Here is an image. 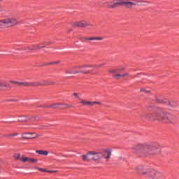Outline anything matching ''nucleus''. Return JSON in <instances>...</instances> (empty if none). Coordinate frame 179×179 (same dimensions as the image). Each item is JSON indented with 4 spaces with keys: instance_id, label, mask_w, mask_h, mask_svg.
<instances>
[{
    "instance_id": "obj_1",
    "label": "nucleus",
    "mask_w": 179,
    "mask_h": 179,
    "mask_svg": "<svg viewBox=\"0 0 179 179\" xmlns=\"http://www.w3.org/2000/svg\"><path fill=\"white\" fill-rule=\"evenodd\" d=\"M141 118L149 120L150 121H160L164 124H176L177 122V117L176 115L164 111L161 108H157L155 113L141 115Z\"/></svg>"
},
{
    "instance_id": "obj_2",
    "label": "nucleus",
    "mask_w": 179,
    "mask_h": 179,
    "mask_svg": "<svg viewBox=\"0 0 179 179\" xmlns=\"http://www.w3.org/2000/svg\"><path fill=\"white\" fill-rule=\"evenodd\" d=\"M133 152L140 157H152V156L160 153V148H156L152 143H145L134 146L133 148Z\"/></svg>"
},
{
    "instance_id": "obj_3",
    "label": "nucleus",
    "mask_w": 179,
    "mask_h": 179,
    "mask_svg": "<svg viewBox=\"0 0 179 179\" xmlns=\"http://www.w3.org/2000/svg\"><path fill=\"white\" fill-rule=\"evenodd\" d=\"M50 85H54V82L50 80H41L36 82H18V86H22L24 87H37L38 86H50Z\"/></svg>"
},
{
    "instance_id": "obj_4",
    "label": "nucleus",
    "mask_w": 179,
    "mask_h": 179,
    "mask_svg": "<svg viewBox=\"0 0 179 179\" xmlns=\"http://www.w3.org/2000/svg\"><path fill=\"white\" fill-rule=\"evenodd\" d=\"M83 162H90L93 160L94 162H100L101 160V152L96 151H88L86 155L81 156Z\"/></svg>"
},
{
    "instance_id": "obj_5",
    "label": "nucleus",
    "mask_w": 179,
    "mask_h": 179,
    "mask_svg": "<svg viewBox=\"0 0 179 179\" xmlns=\"http://www.w3.org/2000/svg\"><path fill=\"white\" fill-rule=\"evenodd\" d=\"M137 173L140 174V176H144V177H151L152 178H157V176L160 174L155 169L142 168L138 169Z\"/></svg>"
},
{
    "instance_id": "obj_6",
    "label": "nucleus",
    "mask_w": 179,
    "mask_h": 179,
    "mask_svg": "<svg viewBox=\"0 0 179 179\" xmlns=\"http://www.w3.org/2000/svg\"><path fill=\"white\" fill-rule=\"evenodd\" d=\"M17 23V19L15 17H6L0 20V29L3 26H6L7 27H13V26H16Z\"/></svg>"
},
{
    "instance_id": "obj_7",
    "label": "nucleus",
    "mask_w": 179,
    "mask_h": 179,
    "mask_svg": "<svg viewBox=\"0 0 179 179\" xmlns=\"http://www.w3.org/2000/svg\"><path fill=\"white\" fill-rule=\"evenodd\" d=\"M120 71H124V69H117L113 70H109V73H111L112 76L115 79H121V78H125V76H128V73H125L123 74H120Z\"/></svg>"
},
{
    "instance_id": "obj_8",
    "label": "nucleus",
    "mask_w": 179,
    "mask_h": 179,
    "mask_svg": "<svg viewBox=\"0 0 179 179\" xmlns=\"http://www.w3.org/2000/svg\"><path fill=\"white\" fill-rule=\"evenodd\" d=\"M159 103H162V104H166L171 107V108H177L178 107V101L177 100H171L169 101V99H161Z\"/></svg>"
},
{
    "instance_id": "obj_9",
    "label": "nucleus",
    "mask_w": 179,
    "mask_h": 179,
    "mask_svg": "<svg viewBox=\"0 0 179 179\" xmlns=\"http://www.w3.org/2000/svg\"><path fill=\"white\" fill-rule=\"evenodd\" d=\"M50 108H56L58 110H66L68 108H71V105L65 103H56L50 105L49 106Z\"/></svg>"
},
{
    "instance_id": "obj_10",
    "label": "nucleus",
    "mask_w": 179,
    "mask_h": 179,
    "mask_svg": "<svg viewBox=\"0 0 179 179\" xmlns=\"http://www.w3.org/2000/svg\"><path fill=\"white\" fill-rule=\"evenodd\" d=\"M72 27H87V26L93 27V24L87 21H76L71 23Z\"/></svg>"
},
{
    "instance_id": "obj_11",
    "label": "nucleus",
    "mask_w": 179,
    "mask_h": 179,
    "mask_svg": "<svg viewBox=\"0 0 179 179\" xmlns=\"http://www.w3.org/2000/svg\"><path fill=\"white\" fill-rule=\"evenodd\" d=\"M113 150L110 148H105L101 150V158L103 157V159H106V162H108L111 157V153Z\"/></svg>"
},
{
    "instance_id": "obj_12",
    "label": "nucleus",
    "mask_w": 179,
    "mask_h": 179,
    "mask_svg": "<svg viewBox=\"0 0 179 179\" xmlns=\"http://www.w3.org/2000/svg\"><path fill=\"white\" fill-rule=\"evenodd\" d=\"M86 68H92V66H74V69H77V73H90V71L86 70Z\"/></svg>"
},
{
    "instance_id": "obj_13",
    "label": "nucleus",
    "mask_w": 179,
    "mask_h": 179,
    "mask_svg": "<svg viewBox=\"0 0 179 179\" xmlns=\"http://www.w3.org/2000/svg\"><path fill=\"white\" fill-rule=\"evenodd\" d=\"M105 5L107 8H109L110 9H114L115 8H117V6H121V1H109L105 3Z\"/></svg>"
},
{
    "instance_id": "obj_14",
    "label": "nucleus",
    "mask_w": 179,
    "mask_h": 179,
    "mask_svg": "<svg viewBox=\"0 0 179 179\" xmlns=\"http://www.w3.org/2000/svg\"><path fill=\"white\" fill-rule=\"evenodd\" d=\"M22 139H34L38 138V134L36 133L27 132L22 134Z\"/></svg>"
},
{
    "instance_id": "obj_15",
    "label": "nucleus",
    "mask_w": 179,
    "mask_h": 179,
    "mask_svg": "<svg viewBox=\"0 0 179 179\" xmlns=\"http://www.w3.org/2000/svg\"><path fill=\"white\" fill-rule=\"evenodd\" d=\"M80 104H82V106H90V107H93L94 104H99L100 106L101 105V103L99 101H85V99H80Z\"/></svg>"
},
{
    "instance_id": "obj_16",
    "label": "nucleus",
    "mask_w": 179,
    "mask_h": 179,
    "mask_svg": "<svg viewBox=\"0 0 179 179\" xmlns=\"http://www.w3.org/2000/svg\"><path fill=\"white\" fill-rule=\"evenodd\" d=\"M20 162H22V163H37V162H38V160L37 159H34V158H30V157H22L20 159Z\"/></svg>"
},
{
    "instance_id": "obj_17",
    "label": "nucleus",
    "mask_w": 179,
    "mask_h": 179,
    "mask_svg": "<svg viewBox=\"0 0 179 179\" xmlns=\"http://www.w3.org/2000/svg\"><path fill=\"white\" fill-rule=\"evenodd\" d=\"M80 40L81 41H93L94 40L101 41L103 38V37H81Z\"/></svg>"
},
{
    "instance_id": "obj_18",
    "label": "nucleus",
    "mask_w": 179,
    "mask_h": 179,
    "mask_svg": "<svg viewBox=\"0 0 179 179\" xmlns=\"http://www.w3.org/2000/svg\"><path fill=\"white\" fill-rule=\"evenodd\" d=\"M22 50L23 51H26V50H30V51H36L38 50V46L37 44H32L29 45V46L22 48Z\"/></svg>"
},
{
    "instance_id": "obj_19",
    "label": "nucleus",
    "mask_w": 179,
    "mask_h": 179,
    "mask_svg": "<svg viewBox=\"0 0 179 179\" xmlns=\"http://www.w3.org/2000/svg\"><path fill=\"white\" fill-rule=\"evenodd\" d=\"M124 5L126 8H132V6H136V3L131 1H120V6Z\"/></svg>"
},
{
    "instance_id": "obj_20",
    "label": "nucleus",
    "mask_w": 179,
    "mask_h": 179,
    "mask_svg": "<svg viewBox=\"0 0 179 179\" xmlns=\"http://www.w3.org/2000/svg\"><path fill=\"white\" fill-rule=\"evenodd\" d=\"M64 73H69V75H76V73H78L77 69L73 67L72 69H67L64 71Z\"/></svg>"
},
{
    "instance_id": "obj_21",
    "label": "nucleus",
    "mask_w": 179,
    "mask_h": 179,
    "mask_svg": "<svg viewBox=\"0 0 179 179\" xmlns=\"http://www.w3.org/2000/svg\"><path fill=\"white\" fill-rule=\"evenodd\" d=\"M30 118L27 116H20L18 117L19 122H27Z\"/></svg>"
},
{
    "instance_id": "obj_22",
    "label": "nucleus",
    "mask_w": 179,
    "mask_h": 179,
    "mask_svg": "<svg viewBox=\"0 0 179 179\" xmlns=\"http://www.w3.org/2000/svg\"><path fill=\"white\" fill-rule=\"evenodd\" d=\"M36 170L41 171L42 173H57V171H47L45 169L43 168H36Z\"/></svg>"
},
{
    "instance_id": "obj_23",
    "label": "nucleus",
    "mask_w": 179,
    "mask_h": 179,
    "mask_svg": "<svg viewBox=\"0 0 179 179\" xmlns=\"http://www.w3.org/2000/svg\"><path fill=\"white\" fill-rule=\"evenodd\" d=\"M36 45L38 46V50H41V48H45V47H47V45H48L47 43H38Z\"/></svg>"
},
{
    "instance_id": "obj_24",
    "label": "nucleus",
    "mask_w": 179,
    "mask_h": 179,
    "mask_svg": "<svg viewBox=\"0 0 179 179\" xmlns=\"http://www.w3.org/2000/svg\"><path fill=\"white\" fill-rule=\"evenodd\" d=\"M38 155H43V156H48V152L45 150H36Z\"/></svg>"
},
{
    "instance_id": "obj_25",
    "label": "nucleus",
    "mask_w": 179,
    "mask_h": 179,
    "mask_svg": "<svg viewBox=\"0 0 179 179\" xmlns=\"http://www.w3.org/2000/svg\"><path fill=\"white\" fill-rule=\"evenodd\" d=\"M14 159L15 160H20V159H22V158H20V153L15 154L14 155Z\"/></svg>"
},
{
    "instance_id": "obj_26",
    "label": "nucleus",
    "mask_w": 179,
    "mask_h": 179,
    "mask_svg": "<svg viewBox=\"0 0 179 179\" xmlns=\"http://www.w3.org/2000/svg\"><path fill=\"white\" fill-rule=\"evenodd\" d=\"M136 2L140 3H149V1H142V0L136 1Z\"/></svg>"
},
{
    "instance_id": "obj_27",
    "label": "nucleus",
    "mask_w": 179,
    "mask_h": 179,
    "mask_svg": "<svg viewBox=\"0 0 179 179\" xmlns=\"http://www.w3.org/2000/svg\"><path fill=\"white\" fill-rule=\"evenodd\" d=\"M104 65H106V64H97L94 66V68H101V66H104Z\"/></svg>"
},
{
    "instance_id": "obj_28",
    "label": "nucleus",
    "mask_w": 179,
    "mask_h": 179,
    "mask_svg": "<svg viewBox=\"0 0 179 179\" xmlns=\"http://www.w3.org/2000/svg\"><path fill=\"white\" fill-rule=\"evenodd\" d=\"M140 92L142 93V92H144V93H149V91H146V90L145 88H141L140 90Z\"/></svg>"
},
{
    "instance_id": "obj_29",
    "label": "nucleus",
    "mask_w": 179,
    "mask_h": 179,
    "mask_svg": "<svg viewBox=\"0 0 179 179\" xmlns=\"http://www.w3.org/2000/svg\"><path fill=\"white\" fill-rule=\"evenodd\" d=\"M10 83L13 85H17V86H19V82L17 81H10Z\"/></svg>"
},
{
    "instance_id": "obj_30",
    "label": "nucleus",
    "mask_w": 179,
    "mask_h": 179,
    "mask_svg": "<svg viewBox=\"0 0 179 179\" xmlns=\"http://www.w3.org/2000/svg\"><path fill=\"white\" fill-rule=\"evenodd\" d=\"M17 135H19V134L17 133H14L13 134H8L6 136H17Z\"/></svg>"
},
{
    "instance_id": "obj_31",
    "label": "nucleus",
    "mask_w": 179,
    "mask_h": 179,
    "mask_svg": "<svg viewBox=\"0 0 179 179\" xmlns=\"http://www.w3.org/2000/svg\"><path fill=\"white\" fill-rule=\"evenodd\" d=\"M73 96H74V97H76V99H80V97H79V94H78V93H76V92H75V93L73 94Z\"/></svg>"
},
{
    "instance_id": "obj_32",
    "label": "nucleus",
    "mask_w": 179,
    "mask_h": 179,
    "mask_svg": "<svg viewBox=\"0 0 179 179\" xmlns=\"http://www.w3.org/2000/svg\"><path fill=\"white\" fill-rule=\"evenodd\" d=\"M71 31H73V29H72L71 28H70V29H69L68 30H67V33H71Z\"/></svg>"
},
{
    "instance_id": "obj_33",
    "label": "nucleus",
    "mask_w": 179,
    "mask_h": 179,
    "mask_svg": "<svg viewBox=\"0 0 179 179\" xmlns=\"http://www.w3.org/2000/svg\"><path fill=\"white\" fill-rule=\"evenodd\" d=\"M0 86H2V83L1 82H0Z\"/></svg>"
},
{
    "instance_id": "obj_34",
    "label": "nucleus",
    "mask_w": 179,
    "mask_h": 179,
    "mask_svg": "<svg viewBox=\"0 0 179 179\" xmlns=\"http://www.w3.org/2000/svg\"><path fill=\"white\" fill-rule=\"evenodd\" d=\"M33 30H36V29L34 27L32 28Z\"/></svg>"
},
{
    "instance_id": "obj_35",
    "label": "nucleus",
    "mask_w": 179,
    "mask_h": 179,
    "mask_svg": "<svg viewBox=\"0 0 179 179\" xmlns=\"http://www.w3.org/2000/svg\"><path fill=\"white\" fill-rule=\"evenodd\" d=\"M30 33H34V31H30Z\"/></svg>"
},
{
    "instance_id": "obj_36",
    "label": "nucleus",
    "mask_w": 179,
    "mask_h": 179,
    "mask_svg": "<svg viewBox=\"0 0 179 179\" xmlns=\"http://www.w3.org/2000/svg\"><path fill=\"white\" fill-rule=\"evenodd\" d=\"M1 10H2V9H1V7H0V12H1Z\"/></svg>"
},
{
    "instance_id": "obj_37",
    "label": "nucleus",
    "mask_w": 179,
    "mask_h": 179,
    "mask_svg": "<svg viewBox=\"0 0 179 179\" xmlns=\"http://www.w3.org/2000/svg\"><path fill=\"white\" fill-rule=\"evenodd\" d=\"M2 1H3V0H0V2H2Z\"/></svg>"
},
{
    "instance_id": "obj_38",
    "label": "nucleus",
    "mask_w": 179,
    "mask_h": 179,
    "mask_svg": "<svg viewBox=\"0 0 179 179\" xmlns=\"http://www.w3.org/2000/svg\"><path fill=\"white\" fill-rule=\"evenodd\" d=\"M0 172H1V166H0Z\"/></svg>"
}]
</instances>
